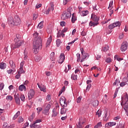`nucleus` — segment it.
<instances>
[{"instance_id": "nucleus-6", "label": "nucleus", "mask_w": 128, "mask_h": 128, "mask_svg": "<svg viewBox=\"0 0 128 128\" xmlns=\"http://www.w3.org/2000/svg\"><path fill=\"white\" fill-rule=\"evenodd\" d=\"M60 104L62 106L63 108H66L68 106V104L66 103V99L64 96L60 98Z\"/></svg>"}, {"instance_id": "nucleus-21", "label": "nucleus", "mask_w": 128, "mask_h": 128, "mask_svg": "<svg viewBox=\"0 0 128 128\" xmlns=\"http://www.w3.org/2000/svg\"><path fill=\"white\" fill-rule=\"evenodd\" d=\"M98 22H92L90 21L89 23L90 26H98Z\"/></svg>"}, {"instance_id": "nucleus-32", "label": "nucleus", "mask_w": 128, "mask_h": 128, "mask_svg": "<svg viewBox=\"0 0 128 128\" xmlns=\"http://www.w3.org/2000/svg\"><path fill=\"white\" fill-rule=\"evenodd\" d=\"M44 106H45V108H46V110H50V108H51V106H50V104H47V103H46L44 104Z\"/></svg>"}, {"instance_id": "nucleus-14", "label": "nucleus", "mask_w": 128, "mask_h": 128, "mask_svg": "<svg viewBox=\"0 0 128 128\" xmlns=\"http://www.w3.org/2000/svg\"><path fill=\"white\" fill-rule=\"evenodd\" d=\"M9 64L11 68L16 70V64L12 60H10L9 62Z\"/></svg>"}, {"instance_id": "nucleus-48", "label": "nucleus", "mask_w": 128, "mask_h": 128, "mask_svg": "<svg viewBox=\"0 0 128 128\" xmlns=\"http://www.w3.org/2000/svg\"><path fill=\"white\" fill-rule=\"evenodd\" d=\"M53 110H58H58H60V105H58V104H56L55 108Z\"/></svg>"}, {"instance_id": "nucleus-18", "label": "nucleus", "mask_w": 128, "mask_h": 128, "mask_svg": "<svg viewBox=\"0 0 128 128\" xmlns=\"http://www.w3.org/2000/svg\"><path fill=\"white\" fill-rule=\"evenodd\" d=\"M20 115V111H18L16 114L14 116L12 120H16V118L19 116Z\"/></svg>"}, {"instance_id": "nucleus-40", "label": "nucleus", "mask_w": 128, "mask_h": 128, "mask_svg": "<svg viewBox=\"0 0 128 128\" xmlns=\"http://www.w3.org/2000/svg\"><path fill=\"white\" fill-rule=\"evenodd\" d=\"M60 44H62V41L58 39L56 40V44L57 46H60Z\"/></svg>"}, {"instance_id": "nucleus-10", "label": "nucleus", "mask_w": 128, "mask_h": 128, "mask_svg": "<svg viewBox=\"0 0 128 128\" xmlns=\"http://www.w3.org/2000/svg\"><path fill=\"white\" fill-rule=\"evenodd\" d=\"M91 18L94 22H98V20H100V18L94 14H92Z\"/></svg>"}, {"instance_id": "nucleus-52", "label": "nucleus", "mask_w": 128, "mask_h": 128, "mask_svg": "<svg viewBox=\"0 0 128 128\" xmlns=\"http://www.w3.org/2000/svg\"><path fill=\"white\" fill-rule=\"evenodd\" d=\"M21 74H22L20 73V72H18V74L16 76V78L17 80H18V78H20Z\"/></svg>"}, {"instance_id": "nucleus-45", "label": "nucleus", "mask_w": 128, "mask_h": 128, "mask_svg": "<svg viewBox=\"0 0 128 128\" xmlns=\"http://www.w3.org/2000/svg\"><path fill=\"white\" fill-rule=\"evenodd\" d=\"M72 80H78V76L76 75H72L71 76Z\"/></svg>"}, {"instance_id": "nucleus-22", "label": "nucleus", "mask_w": 128, "mask_h": 128, "mask_svg": "<svg viewBox=\"0 0 128 128\" xmlns=\"http://www.w3.org/2000/svg\"><path fill=\"white\" fill-rule=\"evenodd\" d=\"M50 60H52V62H54V60H56V58H54V52H52L50 54Z\"/></svg>"}, {"instance_id": "nucleus-55", "label": "nucleus", "mask_w": 128, "mask_h": 128, "mask_svg": "<svg viewBox=\"0 0 128 128\" xmlns=\"http://www.w3.org/2000/svg\"><path fill=\"white\" fill-rule=\"evenodd\" d=\"M38 14H34L33 15V20H36V18H38Z\"/></svg>"}, {"instance_id": "nucleus-31", "label": "nucleus", "mask_w": 128, "mask_h": 128, "mask_svg": "<svg viewBox=\"0 0 128 128\" xmlns=\"http://www.w3.org/2000/svg\"><path fill=\"white\" fill-rule=\"evenodd\" d=\"M103 119L104 122H108V112L105 111V115L103 118Z\"/></svg>"}, {"instance_id": "nucleus-11", "label": "nucleus", "mask_w": 128, "mask_h": 128, "mask_svg": "<svg viewBox=\"0 0 128 128\" xmlns=\"http://www.w3.org/2000/svg\"><path fill=\"white\" fill-rule=\"evenodd\" d=\"M126 84H128V79L126 78H124L123 81L120 83V86H124Z\"/></svg>"}, {"instance_id": "nucleus-61", "label": "nucleus", "mask_w": 128, "mask_h": 128, "mask_svg": "<svg viewBox=\"0 0 128 128\" xmlns=\"http://www.w3.org/2000/svg\"><path fill=\"white\" fill-rule=\"evenodd\" d=\"M25 62L24 61H22L20 64V68H23L24 66Z\"/></svg>"}, {"instance_id": "nucleus-2", "label": "nucleus", "mask_w": 128, "mask_h": 128, "mask_svg": "<svg viewBox=\"0 0 128 128\" xmlns=\"http://www.w3.org/2000/svg\"><path fill=\"white\" fill-rule=\"evenodd\" d=\"M8 24L10 26H20L22 22L20 18L18 16L16 15L14 18L12 17H9L8 19Z\"/></svg>"}, {"instance_id": "nucleus-57", "label": "nucleus", "mask_w": 128, "mask_h": 128, "mask_svg": "<svg viewBox=\"0 0 128 128\" xmlns=\"http://www.w3.org/2000/svg\"><path fill=\"white\" fill-rule=\"evenodd\" d=\"M34 114H32L30 117L29 118L30 120L32 121V120H34Z\"/></svg>"}, {"instance_id": "nucleus-59", "label": "nucleus", "mask_w": 128, "mask_h": 128, "mask_svg": "<svg viewBox=\"0 0 128 128\" xmlns=\"http://www.w3.org/2000/svg\"><path fill=\"white\" fill-rule=\"evenodd\" d=\"M4 84L3 83H0V90H2L4 89Z\"/></svg>"}, {"instance_id": "nucleus-17", "label": "nucleus", "mask_w": 128, "mask_h": 128, "mask_svg": "<svg viewBox=\"0 0 128 128\" xmlns=\"http://www.w3.org/2000/svg\"><path fill=\"white\" fill-rule=\"evenodd\" d=\"M88 10H84L80 12L82 16H88Z\"/></svg>"}, {"instance_id": "nucleus-5", "label": "nucleus", "mask_w": 128, "mask_h": 128, "mask_svg": "<svg viewBox=\"0 0 128 128\" xmlns=\"http://www.w3.org/2000/svg\"><path fill=\"white\" fill-rule=\"evenodd\" d=\"M72 16V13L70 12V9L69 8L68 9L67 11L62 14L61 16V18L62 20H66L67 18H70Z\"/></svg>"}, {"instance_id": "nucleus-25", "label": "nucleus", "mask_w": 128, "mask_h": 128, "mask_svg": "<svg viewBox=\"0 0 128 128\" xmlns=\"http://www.w3.org/2000/svg\"><path fill=\"white\" fill-rule=\"evenodd\" d=\"M14 98L16 104H20V96H15Z\"/></svg>"}, {"instance_id": "nucleus-41", "label": "nucleus", "mask_w": 128, "mask_h": 128, "mask_svg": "<svg viewBox=\"0 0 128 128\" xmlns=\"http://www.w3.org/2000/svg\"><path fill=\"white\" fill-rule=\"evenodd\" d=\"M18 72H20V74H24L26 72L24 70V68H19L18 70Z\"/></svg>"}, {"instance_id": "nucleus-34", "label": "nucleus", "mask_w": 128, "mask_h": 128, "mask_svg": "<svg viewBox=\"0 0 128 128\" xmlns=\"http://www.w3.org/2000/svg\"><path fill=\"white\" fill-rule=\"evenodd\" d=\"M74 14H72V24H74V22L76 20V17L74 16Z\"/></svg>"}, {"instance_id": "nucleus-12", "label": "nucleus", "mask_w": 128, "mask_h": 128, "mask_svg": "<svg viewBox=\"0 0 128 128\" xmlns=\"http://www.w3.org/2000/svg\"><path fill=\"white\" fill-rule=\"evenodd\" d=\"M82 55V59L80 60L81 62H82L84 61V60H86V58H88V56H90V55H88V54H83Z\"/></svg>"}, {"instance_id": "nucleus-24", "label": "nucleus", "mask_w": 128, "mask_h": 128, "mask_svg": "<svg viewBox=\"0 0 128 128\" xmlns=\"http://www.w3.org/2000/svg\"><path fill=\"white\" fill-rule=\"evenodd\" d=\"M43 24H44V21L40 22L38 26V28H39V30L42 28H44Z\"/></svg>"}, {"instance_id": "nucleus-13", "label": "nucleus", "mask_w": 128, "mask_h": 128, "mask_svg": "<svg viewBox=\"0 0 128 128\" xmlns=\"http://www.w3.org/2000/svg\"><path fill=\"white\" fill-rule=\"evenodd\" d=\"M116 123L115 122H108L105 124L106 128H110V126H116Z\"/></svg>"}, {"instance_id": "nucleus-26", "label": "nucleus", "mask_w": 128, "mask_h": 128, "mask_svg": "<svg viewBox=\"0 0 128 128\" xmlns=\"http://www.w3.org/2000/svg\"><path fill=\"white\" fill-rule=\"evenodd\" d=\"M30 128H40V125L35 124L34 123L32 124H30Z\"/></svg>"}, {"instance_id": "nucleus-50", "label": "nucleus", "mask_w": 128, "mask_h": 128, "mask_svg": "<svg viewBox=\"0 0 128 128\" xmlns=\"http://www.w3.org/2000/svg\"><path fill=\"white\" fill-rule=\"evenodd\" d=\"M34 60H35L36 62H40V56H36L34 57Z\"/></svg>"}, {"instance_id": "nucleus-23", "label": "nucleus", "mask_w": 128, "mask_h": 128, "mask_svg": "<svg viewBox=\"0 0 128 128\" xmlns=\"http://www.w3.org/2000/svg\"><path fill=\"white\" fill-rule=\"evenodd\" d=\"M67 110H68V108L64 107L63 108H61L60 114H66V112Z\"/></svg>"}, {"instance_id": "nucleus-37", "label": "nucleus", "mask_w": 128, "mask_h": 128, "mask_svg": "<svg viewBox=\"0 0 128 128\" xmlns=\"http://www.w3.org/2000/svg\"><path fill=\"white\" fill-rule=\"evenodd\" d=\"M116 28V26H114V23L110 24L108 26V28H109V30H112V28Z\"/></svg>"}, {"instance_id": "nucleus-33", "label": "nucleus", "mask_w": 128, "mask_h": 128, "mask_svg": "<svg viewBox=\"0 0 128 128\" xmlns=\"http://www.w3.org/2000/svg\"><path fill=\"white\" fill-rule=\"evenodd\" d=\"M64 90H66V86H63V88H62L61 90L59 92L58 96H60V94H62V92H64Z\"/></svg>"}, {"instance_id": "nucleus-47", "label": "nucleus", "mask_w": 128, "mask_h": 128, "mask_svg": "<svg viewBox=\"0 0 128 128\" xmlns=\"http://www.w3.org/2000/svg\"><path fill=\"white\" fill-rule=\"evenodd\" d=\"M24 122V118H22V116H19L18 118V122L20 124Z\"/></svg>"}, {"instance_id": "nucleus-15", "label": "nucleus", "mask_w": 128, "mask_h": 128, "mask_svg": "<svg viewBox=\"0 0 128 128\" xmlns=\"http://www.w3.org/2000/svg\"><path fill=\"white\" fill-rule=\"evenodd\" d=\"M54 4H51V6L50 8H49L48 10L46 11V14H50V12L51 10H54Z\"/></svg>"}, {"instance_id": "nucleus-53", "label": "nucleus", "mask_w": 128, "mask_h": 128, "mask_svg": "<svg viewBox=\"0 0 128 128\" xmlns=\"http://www.w3.org/2000/svg\"><path fill=\"white\" fill-rule=\"evenodd\" d=\"M12 72H16V70L15 69H10V70H7V72L8 74H12Z\"/></svg>"}, {"instance_id": "nucleus-54", "label": "nucleus", "mask_w": 128, "mask_h": 128, "mask_svg": "<svg viewBox=\"0 0 128 128\" xmlns=\"http://www.w3.org/2000/svg\"><path fill=\"white\" fill-rule=\"evenodd\" d=\"M90 88H92V84H88L86 88V92H88V90H90Z\"/></svg>"}, {"instance_id": "nucleus-39", "label": "nucleus", "mask_w": 128, "mask_h": 128, "mask_svg": "<svg viewBox=\"0 0 128 128\" xmlns=\"http://www.w3.org/2000/svg\"><path fill=\"white\" fill-rule=\"evenodd\" d=\"M38 86L39 88H40V90H42V92H46V88H44V87H41L40 86V84H38Z\"/></svg>"}, {"instance_id": "nucleus-51", "label": "nucleus", "mask_w": 128, "mask_h": 128, "mask_svg": "<svg viewBox=\"0 0 128 128\" xmlns=\"http://www.w3.org/2000/svg\"><path fill=\"white\" fill-rule=\"evenodd\" d=\"M114 24V26H115V28L116 26H120V23L118 21Z\"/></svg>"}, {"instance_id": "nucleus-29", "label": "nucleus", "mask_w": 128, "mask_h": 128, "mask_svg": "<svg viewBox=\"0 0 128 128\" xmlns=\"http://www.w3.org/2000/svg\"><path fill=\"white\" fill-rule=\"evenodd\" d=\"M14 40H22V36H20V34H16V38H15Z\"/></svg>"}, {"instance_id": "nucleus-46", "label": "nucleus", "mask_w": 128, "mask_h": 128, "mask_svg": "<svg viewBox=\"0 0 128 128\" xmlns=\"http://www.w3.org/2000/svg\"><path fill=\"white\" fill-rule=\"evenodd\" d=\"M77 56V62H80V54L78 53L76 54Z\"/></svg>"}, {"instance_id": "nucleus-58", "label": "nucleus", "mask_w": 128, "mask_h": 128, "mask_svg": "<svg viewBox=\"0 0 128 128\" xmlns=\"http://www.w3.org/2000/svg\"><path fill=\"white\" fill-rule=\"evenodd\" d=\"M76 100V102H78V104H80V102H82V97L79 96L78 98H77Z\"/></svg>"}, {"instance_id": "nucleus-9", "label": "nucleus", "mask_w": 128, "mask_h": 128, "mask_svg": "<svg viewBox=\"0 0 128 128\" xmlns=\"http://www.w3.org/2000/svg\"><path fill=\"white\" fill-rule=\"evenodd\" d=\"M85 122H86V120H84V119L81 118H80L79 122L78 123V124L77 125L80 126V128H84V126H82V124H84Z\"/></svg>"}, {"instance_id": "nucleus-30", "label": "nucleus", "mask_w": 128, "mask_h": 128, "mask_svg": "<svg viewBox=\"0 0 128 128\" xmlns=\"http://www.w3.org/2000/svg\"><path fill=\"white\" fill-rule=\"evenodd\" d=\"M110 50V46H106L102 48V50L106 52L107 50Z\"/></svg>"}, {"instance_id": "nucleus-27", "label": "nucleus", "mask_w": 128, "mask_h": 128, "mask_svg": "<svg viewBox=\"0 0 128 128\" xmlns=\"http://www.w3.org/2000/svg\"><path fill=\"white\" fill-rule=\"evenodd\" d=\"M58 111L56 110V109H53L52 116H58Z\"/></svg>"}, {"instance_id": "nucleus-28", "label": "nucleus", "mask_w": 128, "mask_h": 128, "mask_svg": "<svg viewBox=\"0 0 128 128\" xmlns=\"http://www.w3.org/2000/svg\"><path fill=\"white\" fill-rule=\"evenodd\" d=\"M19 90H20V92H22V90H26V86L24 85H20L19 88Z\"/></svg>"}, {"instance_id": "nucleus-64", "label": "nucleus", "mask_w": 128, "mask_h": 128, "mask_svg": "<svg viewBox=\"0 0 128 128\" xmlns=\"http://www.w3.org/2000/svg\"><path fill=\"white\" fill-rule=\"evenodd\" d=\"M16 126V124H13L11 125H10V126H8V128H14Z\"/></svg>"}, {"instance_id": "nucleus-42", "label": "nucleus", "mask_w": 128, "mask_h": 128, "mask_svg": "<svg viewBox=\"0 0 128 128\" xmlns=\"http://www.w3.org/2000/svg\"><path fill=\"white\" fill-rule=\"evenodd\" d=\"M114 60H116L118 62H120V60H122V58H118V55H116L114 57Z\"/></svg>"}, {"instance_id": "nucleus-3", "label": "nucleus", "mask_w": 128, "mask_h": 128, "mask_svg": "<svg viewBox=\"0 0 128 128\" xmlns=\"http://www.w3.org/2000/svg\"><path fill=\"white\" fill-rule=\"evenodd\" d=\"M14 42H15L14 44H12L10 46L12 50L18 48L22 46V44H24V41L22 40H14Z\"/></svg>"}, {"instance_id": "nucleus-35", "label": "nucleus", "mask_w": 128, "mask_h": 128, "mask_svg": "<svg viewBox=\"0 0 128 128\" xmlns=\"http://www.w3.org/2000/svg\"><path fill=\"white\" fill-rule=\"evenodd\" d=\"M120 82V80L118 79H116L115 82L113 84V86H118Z\"/></svg>"}, {"instance_id": "nucleus-43", "label": "nucleus", "mask_w": 128, "mask_h": 128, "mask_svg": "<svg viewBox=\"0 0 128 128\" xmlns=\"http://www.w3.org/2000/svg\"><path fill=\"white\" fill-rule=\"evenodd\" d=\"M93 106H98V101L97 100L94 101Z\"/></svg>"}, {"instance_id": "nucleus-63", "label": "nucleus", "mask_w": 128, "mask_h": 128, "mask_svg": "<svg viewBox=\"0 0 128 128\" xmlns=\"http://www.w3.org/2000/svg\"><path fill=\"white\" fill-rule=\"evenodd\" d=\"M6 100H9L10 102V100H12V96H7V97H6Z\"/></svg>"}, {"instance_id": "nucleus-4", "label": "nucleus", "mask_w": 128, "mask_h": 128, "mask_svg": "<svg viewBox=\"0 0 128 128\" xmlns=\"http://www.w3.org/2000/svg\"><path fill=\"white\" fill-rule=\"evenodd\" d=\"M122 104H124L123 108H124L126 112L128 110V96L122 97Z\"/></svg>"}, {"instance_id": "nucleus-7", "label": "nucleus", "mask_w": 128, "mask_h": 128, "mask_svg": "<svg viewBox=\"0 0 128 128\" xmlns=\"http://www.w3.org/2000/svg\"><path fill=\"white\" fill-rule=\"evenodd\" d=\"M128 48V42L126 41H124L121 44L120 50L122 52H126Z\"/></svg>"}, {"instance_id": "nucleus-56", "label": "nucleus", "mask_w": 128, "mask_h": 128, "mask_svg": "<svg viewBox=\"0 0 128 128\" xmlns=\"http://www.w3.org/2000/svg\"><path fill=\"white\" fill-rule=\"evenodd\" d=\"M112 4H114L113 1L110 2V4H109V6H108V8H111L110 10H112Z\"/></svg>"}, {"instance_id": "nucleus-16", "label": "nucleus", "mask_w": 128, "mask_h": 128, "mask_svg": "<svg viewBox=\"0 0 128 128\" xmlns=\"http://www.w3.org/2000/svg\"><path fill=\"white\" fill-rule=\"evenodd\" d=\"M52 36H50V37L48 38L47 40V42L46 44V48H48V46H50V42H52Z\"/></svg>"}, {"instance_id": "nucleus-60", "label": "nucleus", "mask_w": 128, "mask_h": 128, "mask_svg": "<svg viewBox=\"0 0 128 128\" xmlns=\"http://www.w3.org/2000/svg\"><path fill=\"white\" fill-rule=\"evenodd\" d=\"M106 62H108V64H110V62H112V59L110 58H108L106 60Z\"/></svg>"}, {"instance_id": "nucleus-1", "label": "nucleus", "mask_w": 128, "mask_h": 128, "mask_svg": "<svg viewBox=\"0 0 128 128\" xmlns=\"http://www.w3.org/2000/svg\"><path fill=\"white\" fill-rule=\"evenodd\" d=\"M34 39L33 41V51L35 54H36L42 48V40L40 37H38V33L36 32L34 34Z\"/></svg>"}, {"instance_id": "nucleus-19", "label": "nucleus", "mask_w": 128, "mask_h": 128, "mask_svg": "<svg viewBox=\"0 0 128 128\" xmlns=\"http://www.w3.org/2000/svg\"><path fill=\"white\" fill-rule=\"evenodd\" d=\"M34 90H30L28 93V96H34Z\"/></svg>"}, {"instance_id": "nucleus-20", "label": "nucleus", "mask_w": 128, "mask_h": 128, "mask_svg": "<svg viewBox=\"0 0 128 128\" xmlns=\"http://www.w3.org/2000/svg\"><path fill=\"white\" fill-rule=\"evenodd\" d=\"M6 68V64L4 62L0 64V68L2 70H4Z\"/></svg>"}, {"instance_id": "nucleus-36", "label": "nucleus", "mask_w": 128, "mask_h": 128, "mask_svg": "<svg viewBox=\"0 0 128 128\" xmlns=\"http://www.w3.org/2000/svg\"><path fill=\"white\" fill-rule=\"evenodd\" d=\"M48 112H50V110H48V109H46V108H45L43 111V114H46V116H48L49 114Z\"/></svg>"}, {"instance_id": "nucleus-38", "label": "nucleus", "mask_w": 128, "mask_h": 128, "mask_svg": "<svg viewBox=\"0 0 128 128\" xmlns=\"http://www.w3.org/2000/svg\"><path fill=\"white\" fill-rule=\"evenodd\" d=\"M96 116H98V118H100L102 116V110H99L96 112Z\"/></svg>"}, {"instance_id": "nucleus-62", "label": "nucleus", "mask_w": 128, "mask_h": 128, "mask_svg": "<svg viewBox=\"0 0 128 128\" xmlns=\"http://www.w3.org/2000/svg\"><path fill=\"white\" fill-rule=\"evenodd\" d=\"M124 128V124H120L118 126V128Z\"/></svg>"}, {"instance_id": "nucleus-44", "label": "nucleus", "mask_w": 128, "mask_h": 128, "mask_svg": "<svg viewBox=\"0 0 128 128\" xmlns=\"http://www.w3.org/2000/svg\"><path fill=\"white\" fill-rule=\"evenodd\" d=\"M102 42V38L100 36H97V44H100Z\"/></svg>"}, {"instance_id": "nucleus-8", "label": "nucleus", "mask_w": 128, "mask_h": 128, "mask_svg": "<svg viewBox=\"0 0 128 128\" xmlns=\"http://www.w3.org/2000/svg\"><path fill=\"white\" fill-rule=\"evenodd\" d=\"M66 58V57L64 56V53H61L60 56V60H58L59 64H62L64 62V59Z\"/></svg>"}, {"instance_id": "nucleus-49", "label": "nucleus", "mask_w": 128, "mask_h": 128, "mask_svg": "<svg viewBox=\"0 0 128 128\" xmlns=\"http://www.w3.org/2000/svg\"><path fill=\"white\" fill-rule=\"evenodd\" d=\"M102 122H99L96 125L94 126V128H100V126H102Z\"/></svg>"}]
</instances>
